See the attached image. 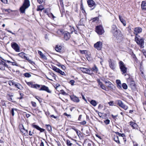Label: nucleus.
I'll return each instance as SVG.
<instances>
[{
  "label": "nucleus",
  "instance_id": "nucleus-21",
  "mask_svg": "<svg viewBox=\"0 0 146 146\" xmlns=\"http://www.w3.org/2000/svg\"><path fill=\"white\" fill-rule=\"evenodd\" d=\"M130 125L134 129L137 128L138 127L136 123L133 122H130Z\"/></svg>",
  "mask_w": 146,
  "mask_h": 146
},
{
  "label": "nucleus",
  "instance_id": "nucleus-54",
  "mask_svg": "<svg viewBox=\"0 0 146 146\" xmlns=\"http://www.w3.org/2000/svg\"><path fill=\"white\" fill-rule=\"evenodd\" d=\"M50 117L55 119H57L58 118V117L57 116H55L53 115H50Z\"/></svg>",
  "mask_w": 146,
  "mask_h": 146
},
{
  "label": "nucleus",
  "instance_id": "nucleus-38",
  "mask_svg": "<svg viewBox=\"0 0 146 146\" xmlns=\"http://www.w3.org/2000/svg\"><path fill=\"white\" fill-rule=\"evenodd\" d=\"M66 143L68 146H72V144L69 140H67L66 141Z\"/></svg>",
  "mask_w": 146,
  "mask_h": 146
},
{
  "label": "nucleus",
  "instance_id": "nucleus-16",
  "mask_svg": "<svg viewBox=\"0 0 146 146\" xmlns=\"http://www.w3.org/2000/svg\"><path fill=\"white\" fill-rule=\"evenodd\" d=\"M70 97L71 100L74 102L78 103L80 101V100L78 98L75 96H70Z\"/></svg>",
  "mask_w": 146,
  "mask_h": 146
},
{
  "label": "nucleus",
  "instance_id": "nucleus-23",
  "mask_svg": "<svg viewBox=\"0 0 146 146\" xmlns=\"http://www.w3.org/2000/svg\"><path fill=\"white\" fill-rule=\"evenodd\" d=\"M116 82L117 85V87L119 89L121 88V84L120 80H116Z\"/></svg>",
  "mask_w": 146,
  "mask_h": 146
},
{
  "label": "nucleus",
  "instance_id": "nucleus-58",
  "mask_svg": "<svg viewBox=\"0 0 146 146\" xmlns=\"http://www.w3.org/2000/svg\"><path fill=\"white\" fill-rule=\"evenodd\" d=\"M81 95H82V98L83 100H84L87 103V101L85 99L84 96V95L82 94H81Z\"/></svg>",
  "mask_w": 146,
  "mask_h": 146
},
{
  "label": "nucleus",
  "instance_id": "nucleus-3",
  "mask_svg": "<svg viewBox=\"0 0 146 146\" xmlns=\"http://www.w3.org/2000/svg\"><path fill=\"white\" fill-rule=\"evenodd\" d=\"M119 64L121 71L122 72V74H125L127 72V69L124 63L122 61H120Z\"/></svg>",
  "mask_w": 146,
  "mask_h": 146
},
{
  "label": "nucleus",
  "instance_id": "nucleus-31",
  "mask_svg": "<svg viewBox=\"0 0 146 146\" xmlns=\"http://www.w3.org/2000/svg\"><path fill=\"white\" fill-rule=\"evenodd\" d=\"M114 141L117 143H119V137L117 135H114Z\"/></svg>",
  "mask_w": 146,
  "mask_h": 146
},
{
  "label": "nucleus",
  "instance_id": "nucleus-24",
  "mask_svg": "<svg viewBox=\"0 0 146 146\" xmlns=\"http://www.w3.org/2000/svg\"><path fill=\"white\" fill-rule=\"evenodd\" d=\"M25 53L23 52H22L19 53L17 55L20 57H21L22 58L25 59L26 57L25 56Z\"/></svg>",
  "mask_w": 146,
  "mask_h": 146
},
{
  "label": "nucleus",
  "instance_id": "nucleus-46",
  "mask_svg": "<svg viewBox=\"0 0 146 146\" xmlns=\"http://www.w3.org/2000/svg\"><path fill=\"white\" fill-rule=\"evenodd\" d=\"M130 85L131 86H134L135 85V82L134 81H131L130 83Z\"/></svg>",
  "mask_w": 146,
  "mask_h": 146
},
{
  "label": "nucleus",
  "instance_id": "nucleus-45",
  "mask_svg": "<svg viewBox=\"0 0 146 146\" xmlns=\"http://www.w3.org/2000/svg\"><path fill=\"white\" fill-rule=\"evenodd\" d=\"M57 33L59 35H60L63 33L62 31L61 30H58L57 32Z\"/></svg>",
  "mask_w": 146,
  "mask_h": 146
},
{
  "label": "nucleus",
  "instance_id": "nucleus-34",
  "mask_svg": "<svg viewBox=\"0 0 146 146\" xmlns=\"http://www.w3.org/2000/svg\"><path fill=\"white\" fill-rule=\"evenodd\" d=\"M44 9V8L42 5H40L38 7L37 9V11H42L43 9Z\"/></svg>",
  "mask_w": 146,
  "mask_h": 146
},
{
  "label": "nucleus",
  "instance_id": "nucleus-62",
  "mask_svg": "<svg viewBox=\"0 0 146 146\" xmlns=\"http://www.w3.org/2000/svg\"><path fill=\"white\" fill-rule=\"evenodd\" d=\"M9 84L11 86H12V81H10L9 82Z\"/></svg>",
  "mask_w": 146,
  "mask_h": 146
},
{
  "label": "nucleus",
  "instance_id": "nucleus-43",
  "mask_svg": "<svg viewBox=\"0 0 146 146\" xmlns=\"http://www.w3.org/2000/svg\"><path fill=\"white\" fill-rule=\"evenodd\" d=\"M110 121L108 119H107L104 121V122L106 125H108L109 124Z\"/></svg>",
  "mask_w": 146,
  "mask_h": 146
},
{
  "label": "nucleus",
  "instance_id": "nucleus-13",
  "mask_svg": "<svg viewBox=\"0 0 146 146\" xmlns=\"http://www.w3.org/2000/svg\"><path fill=\"white\" fill-rule=\"evenodd\" d=\"M97 81L98 83V86H100L103 90H106V88L104 85L103 84L102 82L100 81V80L98 79L97 80Z\"/></svg>",
  "mask_w": 146,
  "mask_h": 146
},
{
  "label": "nucleus",
  "instance_id": "nucleus-19",
  "mask_svg": "<svg viewBox=\"0 0 146 146\" xmlns=\"http://www.w3.org/2000/svg\"><path fill=\"white\" fill-rule=\"evenodd\" d=\"M70 37V33L66 32L64 34V39L66 40H67L69 39Z\"/></svg>",
  "mask_w": 146,
  "mask_h": 146
},
{
  "label": "nucleus",
  "instance_id": "nucleus-41",
  "mask_svg": "<svg viewBox=\"0 0 146 146\" xmlns=\"http://www.w3.org/2000/svg\"><path fill=\"white\" fill-rule=\"evenodd\" d=\"M14 111H17V109H16L13 108L11 110V113L12 115L13 116L15 114Z\"/></svg>",
  "mask_w": 146,
  "mask_h": 146
},
{
  "label": "nucleus",
  "instance_id": "nucleus-36",
  "mask_svg": "<svg viewBox=\"0 0 146 146\" xmlns=\"http://www.w3.org/2000/svg\"><path fill=\"white\" fill-rule=\"evenodd\" d=\"M23 75L27 78H29L31 76V74L28 73H25L23 74Z\"/></svg>",
  "mask_w": 146,
  "mask_h": 146
},
{
  "label": "nucleus",
  "instance_id": "nucleus-32",
  "mask_svg": "<svg viewBox=\"0 0 146 146\" xmlns=\"http://www.w3.org/2000/svg\"><path fill=\"white\" fill-rule=\"evenodd\" d=\"M25 59L27 60L29 63L31 64L32 65L35 64L34 62L31 59H30L29 58H28L26 56V58H25Z\"/></svg>",
  "mask_w": 146,
  "mask_h": 146
},
{
  "label": "nucleus",
  "instance_id": "nucleus-11",
  "mask_svg": "<svg viewBox=\"0 0 146 146\" xmlns=\"http://www.w3.org/2000/svg\"><path fill=\"white\" fill-rule=\"evenodd\" d=\"M41 87L39 89V90L45 91L48 93H50L51 92V91L49 90L47 86L44 85H41Z\"/></svg>",
  "mask_w": 146,
  "mask_h": 146
},
{
  "label": "nucleus",
  "instance_id": "nucleus-29",
  "mask_svg": "<svg viewBox=\"0 0 146 146\" xmlns=\"http://www.w3.org/2000/svg\"><path fill=\"white\" fill-rule=\"evenodd\" d=\"M90 103L92 105L94 106H96L97 104V102L94 100H92L90 102Z\"/></svg>",
  "mask_w": 146,
  "mask_h": 146
},
{
  "label": "nucleus",
  "instance_id": "nucleus-1",
  "mask_svg": "<svg viewBox=\"0 0 146 146\" xmlns=\"http://www.w3.org/2000/svg\"><path fill=\"white\" fill-rule=\"evenodd\" d=\"M111 32L113 35L116 37L117 39L119 38L122 39L123 38L122 37V35L120 33V31L118 29L117 26L113 25L112 26Z\"/></svg>",
  "mask_w": 146,
  "mask_h": 146
},
{
  "label": "nucleus",
  "instance_id": "nucleus-10",
  "mask_svg": "<svg viewBox=\"0 0 146 146\" xmlns=\"http://www.w3.org/2000/svg\"><path fill=\"white\" fill-rule=\"evenodd\" d=\"M12 47L17 52H20V47L15 42L11 44Z\"/></svg>",
  "mask_w": 146,
  "mask_h": 146
},
{
  "label": "nucleus",
  "instance_id": "nucleus-55",
  "mask_svg": "<svg viewBox=\"0 0 146 146\" xmlns=\"http://www.w3.org/2000/svg\"><path fill=\"white\" fill-rule=\"evenodd\" d=\"M61 92L63 95H66L67 94L66 92L63 90H61Z\"/></svg>",
  "mask_w": 146,
  "mask_h": 146
},
{
  "label": "nucleus",
  "instance_id": "nucleus-17",
  "mask_svg": "<svg viewBox=\"0 0 146 146\" xmlns=\"http://www.w3.org/2000/svg\"><path fill=\"white\" fill-rule=\"evenodd\" d=\"M105 83L107 84L108 87L111 89H113L114 86L110 82H106Z\"/></svg>",
  "mask_w": 146,
  "mask_h": 146
},
{
  "label": "nucleus",
  "instance_id": "nucleus-47",
  "mask_svg": "<svg viewBox=\"0 0 146 146\" xmlns=\"http://www.w3.org/2000/svg\"><path fill=\"white\" fill-rule=\"evenodd\" d=\"M1 64H2V65L4 66V67H6L7 68L8 67V65L5 62H2Z\"/></svg>",
  "mask_w": 146,
  "mask_h": 146
},
{
  "label": "nucleus",
  "instance_id": "nucleus-27",
  "mask_svg": "<svg viewBox=\"0 0 146 146\" xmlns=\"http://www.w3.org/2000/svg\"><path fill=\"white\" fill-rule=\"evenodd\" d=\"M55 50L58 52H60L62 51V47L60 46L56 45L55 47Z\"/></svg>",
  "mask_w": 146,
  "mask_h": 146
},
{
  "label": "nucleus",
  "instance_id": "nucleus-28",
  "mask_svg": "<svg viewBox=\"0 0 146 146\" xmlns=\"http://www.w3.org/2000/svg\"><path fill=\"white\" fill-rule=\"evenodd\" d=\"M15 86L20 90H22L23 89V88L21 84L18 83H17L15 85Z\"/></svg>",
  "mask_w": 146,
  "mask_h": 146
},
{
  "label": "nucleus",
  "instance_id": "nucleus-6",
  "mask_svg": "<svg viewBox=\"0 0 146 146\" xmlns=\"http://www.w3.org/2000/svg\"><path fill=\"white\" fill-rule=\"evenodd\" d=\"M80 69L83 73L90 75L93 74L92 71L90 70V68H81Z\"/></svg>",
  "mask_w": 146,
  "mask_h": 146
},
{
  "label": "nucleus",
  "instance_id": "nucleus-5",
  "mask_svg": "<svg viewBox=\"0 0 146 146\" xmlns=\"http://www.w3.org/2000/svg\"><path fill=\"white\" fill-rule=\"evenodd\" d=\"M96 31L99 35H102L104 32V31L102 26L100 25L96 27Z\"/></svg>",
  "mask_w": 146,
  "mask_h": 146
},
{
  "label": "nucleus",
  "instance_id": "nucleus-22",
  "mask_svg": "<svg viewBox=\"0 0 146 146\" xmlns=\"http://www.w3.org/2000/svg\"><path fill=\"white\" fill-rule=\"evenodd\" d=\"M119 17L120 21L123 24V26H125L126 25V22L125 20L120 15H119Z\"/></svg>",
  "mask_w": 146,
  "mask_h": 146
},
{
  "label": "nucleus",
  "instance_id": "nucleus-44",
  "mask_svg": "<svg viewBox=\"0 0 146 146\" xmlns=\"http://www.w3.org/2000/svg\"><path fill=\"white\" fill-rule=\"evenodd\" d=\"M116 133L119 136L123 137L125 136V134L124 133H121L118 132H117Z\"/></svg>",
  "mask_w": 146,
  "mask_h": 146
},
{
  "label": "nucleus",
  "instance_id": "nucleus-20",
  "mask_svg": "<svg viewBox=\"0 0 146 146\" xmlns=\"http://www.w3.org/2000/svg\"><path fill=\"white\" fill-rule=\"evenodd\" d=\"M90 70L92 71L93 74V72L95 73H96L98 72V69L96 65H94V66L91 68H90Z\"/></svg>",
  "mask_w": 146,
  "mask_h": 146
},
{
  "label": "nucleus",
  "instance_id": "nucleus-63",
  "mask_svg": "<svg viewBox=\"0 0 146 146\" xmlns=\"http://www.w3.org/2000/svg\"><path fill=\"white\" fill-rule=\"evenodd\" d=\"M61 68L63 70H65L66 69V67L63 65L61 66Z\"/></svg>",
  "mask_w": 146,
  "mask_h": 146
},
{
  "label": "nucleus",
  "instance_id": "nucleus-40",
  "mask_svg": "<svg viewBox=\"0 0 146 146\" xmlns=\"http://www.w3.org/2000/svg\"><path fill=\"white\" fill-rule=\"evenodd\" d=\"M2 11L3 12H8L9 13L12 12V11L9 9H3Z\"/></svg>",
  "mask_w": 146,
  "mask_h": 146
},
{
  "label": "nucleus",
  "instance_id": "nucleus-15",
  "mask_svg": "<svg viewBox=\"0 0 146 146\" xmlns=\"http://www.w3.org/2000/svg\"><path fill=\"white\" fill-rule=\"evenodd\" d=\"M109 65L110 68L114 70L115 68V62L111 60L109 61Z\"/></svg>",
  "mask_w": 146,
  "mask_h": 146
},
{
  "label": "nucleus",
  "instance_id": "nucleus-2",
  "mask_svg": "<svg viewBox=\"0 0 146 146\" xmlns=\"http://www.w3.org/2000/svg\"><path fill=\"white\" fill-rule=\"evenodd\" d=\"M30 5L29 0H25L23 5L20 8V11L21 13H24L25 10L29 7Z\"/></svg>",
  "mask_w": 146,
  "mask_h": 146
},
{
  "label": "nucleus",
  "instance_id": "nucleus-39",
  "mask_svg": "<svg viewBox=\"0 0 146 146\" xmlns=\"http://www.w3.org/2000/svg\"><path fill=\"white\" fill-rule=\"evenodd\" d=\"M122 86L124 89H127V86L126 84L123 83L122 84Z\"/></svg>",
  "mask_w": 146,
  "mask_h": 146
},
{
  "label": "nucleus",
  "instance_id": "nucleus-25",
  "mask_svg": "<svg viewBox=\"0 0 146 146\" xmlns=\"http://www.w3.org/2000/svg\"><path fill=\"white\" fill-rule=\"evenodd\" d=\"M5 61L8 63H11L12 64V65H15L17 66H18L17 64L14 60H13L12 61H11L8 60H5Z\"/></svg>",
  "mask_w": 146,
  "mask_h": 146
},
{
  "label": "nucleus",
  "instance_id": "nucleus-9",
  "mask_svg": "<svg viewBox=\"0 0 146 146\" xmlns=\"http://www.w3.org/2000/svg\"><path fill=\"white\" fill-rule=\"evenodd\" d=\"M27 84L31 87L36 89H38L40 87V85L38 84H33L31 82H27Z\"/></svg>",
  "mask_w": 146,
  "mask_h": 146
},
{
  "label": "nucleus",
  "instance_id": "nucleus-37",
  "mask_svg": "<svg viewBox=\"0 0 146 146\" xmlns=\"http://www.w3.org/2000/svg\"><path fill=\"white\" fill-rule=\"evenodd\" d=\"M38 53L40 56L42 58H44V57H45V56L40 51L38 50Z\"/></svg>",
  "mask_w": 146,
  "mask_h": 146
},
{
  "label": "nucleus",
  "instance_id": "nucleus-42",
  "mask_svg": "<svg viewBox=\"0 0 146 146\" xmlns=\"http://www.w3.org/2000/svg\"><path fill=\"white\" fill-rule=\"evenodd\" d=\"M0 69L4 70H5V67L4 66L2 65L1 64H0Z\"/></svg>",
  "mask_w": 146,
  "mask_h": 146
},
{
  "label": "nucleus",
  "instance_id": "nucleus-14",
  "mask_svg": "<svg viewBox=\"0 0 146 146\" xmlns=\"http://www.w3.org/2000/svg\"><path fill=\"white\" fill-rule=\"evenodd\" d=\"M32 126L33 127L37 129V130H39L40 131V132H43L44 131H45L44 129H43L41 128L39 126H38L36 125L35 124V123L32 124Z\"/></svg>",
  "mask_w": 146,
  "mask_h": 146
},
{
  "label": "nucleus",
  "instance_id": "nucleus-51",
  "mask_svg": "<svg viewBox=\"0 0 146 146\" xmlns=\"http://www.w3.org/2000/svg\"><path fill=\"white\" fill-rule=\"evenodd\" d=\"M47 14L48 15V16L49 17L51 16L53 19H54L55 17L54 16L53 14L52 13H50V14H48V13H47Z\"/></svg>",
  "mask_w": 146,
  "mask_h": 146
},
{
  "label": "nucleus",
  "instance_id": "nucleus-59",
  "mask_svg": "<svg viewBox=\"0 0 146 146\" xmlns=\"http://www.w3.org/2000/svg\"><path fill=\"white\" fill-rule=\"evenodd\" d=\"M86 123V121L84 120L82 121V122L80 123L82 125H84Z\"/></svg>",
  "mask_w": 146,
  "mask_h": 146
},
{
  "label": "nucleus",
  "instance_id": "nucleus-26",
  "mask_svg": "<svg viewBox=\"0 0 146 146\" xmlns=\"http://www.w3.org/2000/svg\"><path fill=\"white\" fill-rule=\"evenodd\" d=\"M141 8L143 10H146V2L143 1L141 4Z\"/></svg>",
  "mask_w": 146,
  "mask_h": 146
},
{
  "label": "nucleus",
  "instance_id": "nucleus-7",
  "mask_svg": "<svg viewBox=\"0 0 146 146\" xmlns=\"http://www.w3.org/2000/svg\"><path fill=\"white\" fill-rule=\"evenodd\" d=\"M94 46L98 50H100L102 48V43L100 41L94 44Z\"/></svg>",
  "mask_w": 146,
  "mask_h": 146
},
{
  "label": "nucleus",
  "instance_id": "nucleus-8",
  "mask_svg": "<svg viewBox=\"0 0 146 146\" xmlns=\"http://www.w3.org/2000/svg\"><path fill=\"white\" fill-rule=\"evenodd\" d=\"M117 104L120 107L126 110L128 109V107L124 105L122 101L120 100H118L117 101Z\"/></svg>",
  "mask_w": 146,
  "mask_h": 146
},
{
  "label": "nucleus",
  "instance_id": "nucleus-30",
  "mask_svg": "<svg viewBox=\"0 0 146 146\" xmlns=\"http://www.w3.org/2000/svg\"><path fill=\"white\" fill-rule=\"evenodd\" d=\"M52 69L53 70H54L56 72L58 73L59 72L60 70V69H59L58 68H57L56 67L54 66H52Z\"/></svg>",
  "mask_w": 146,
  "mask_h": 146
},
{
  "label": "nucleus",
  "instance_id": "nucleus-50",
  "mask_svg": "<svg viewBox=\"0 0 146 146\" xmlns=\"http://www.w3.org/2000/svg\"><path fill=\"white\" fill-rule=\"evenodd\" d=\"M20 97L18 98L19 99H21L23 98V97L24 96V94L23 93H20Z\"/></svg>",
  "mask_w": 146,
  "mask_h": 146
},
{
  "label": "nucleus",
  "instance_id": "nucleus-4",
  "mask_svg": "<svg viewBox=\"0 0 146 146\" xmlns=\"http://www.w3.org/2000/svg\"><path fill=\"white\" fill-rule=\"evenodd\" d=\"M135 40L137 44L139 45L141 48H144V42L143 38L139 39L136 36L135 37Z\"/></svg>",
  "mask_w": 146,
  "mask_h": 146
},
{
  "label": "nucleus",
  "instance_id": "nucleus-64",
  "mask_svg": "<svg viewBox=\"0 0 146 146\" xmlns=\"http://www.w3.org/2000/svg\"><path fill=\"white\" fill-rule=\"evenodd\" d=\"M133 143L134 146H138V145L136 143H135V142H133Z\"/></svg>",
  "mask_w": 146,
  "mask_h": 146
},
{
  "label": "nucleus",
  "instance_id": "nucleus-49",
  "mask_svg": "<svg viewBox=\"0 0 146 146\" xmlns=\"http://www.w3.org/2000/svg\"><path fill=\"white\" fill-rule=\"evenodd\" d=\"M75 82V81L74 80H71L70 81L69 83L72 85H74V84Z\"/></svg>",
  "mask_w": 146,
  "mask_h": 146
},
{
  "label": "nucleus",
  "instance_id": "nucleus-33",
  "mask_svg": "<svg viewBox=\"0 0 146 146\" xmlns=\"http://www.w3.org/2000/svg\"><path fill=\"white\" fill-rule=\"evenodd\" d=\"M45 126L46 127L47 130L49 132H50L52 131L51 127L50 125H46Z\"/></svg>",
  "mask_w": 146,
  "mask_h": 146
},
{
  "label": "nucleus",
  "instance_id": "nucleus-18",
  "mask_svg": "<svg viewBox=\"0 0 146 146\" xmlns=\"http://www.w3.org/2000/svg\"><path fill=\"white\" fill-rule=\"evenodd\" d=\"M87 3L89 6L90 7H93L95 5L94 2L92 0H88Z\"/></svg>",
  "mask_w": 146,
  "mask_h": 146
},
{
  "label": "nucleus",
  "instance_id": "nucleus-52",
  "mask_svg": "<svg viewBox=\"0 0 146 146\" xmlns=\"http://www.w3.org/2000/svg\"><path fill=\"white\" fill-rule=\"evenodd\" d=\"M31 103L32 104V105L34 107H35L36 106V103L35 102H31Z\"/></svg>",
  "mask_w": 146,
  "mask_h": 146
},
{
  "label": "nucleus",
  "instance_id": "nucleus-35",
  "mask_svg": "<svg viewBox=\"0 0 146 146\" xmlns=\"http://www.w3.org/2000/svg\"><path fill=\"white\" fill-rule=\"evenodd\" d=\"M50 75L52 76V78H53L54 80L56 79V75L53 73H49Z\"/></svg>",
  "mask_w": 146,
  "mask_h": 146
},
{
  "label": "nucleus",
  "instance_id": "nucleus-57",
  "mask_svg": "<svg viewBox=\"0 0 146 146\" xmlns=\"http://www.w3.org/2000/svg\"><path fill=\"white\" fill-rule=\"evenodd\" d=\"M108 104H109L110 106H113V101H110L108 103Z\"/></svg>",
  "mask_w": 146,
  "mask_h": 146
},
{
  "label": "nucleus",
  "instance_id": "nucleus-56",
  "mask_svg": "<svg viewBox=\"0 0 146 146\" xmlns=\"http://www.w3.org/2000/svg\"><path fill=\"white\" fill-rule=\"evenodd\" d=\"M75 131H76L77 135L78 136H79V135H80V131H78L77 130H75Z\"/></svg>",
  "mask_w": 146,
  "mask_h": 146
},
{
  "label": "nucleus",
  "instance_id": "nucleus-61",
  "mask_svg": "<svg viewBox=\"0 0 146 146\" xmlns=\"http://www.w3.org/2000/svg\"><path fill=\"white\" fill-rule=\"evenodd\" d=\"M7 32H9L11 33H12V34L13 35H15V33H13L12 32V31H10V30H7V29H6V30Z\"/></svg>",
  "mask_w": 146,
  "mask_h": 146
},
{
  "label": "nucleus",
  "instance_id": "nucleus-12",
  "mask_svg": "<svg viewBox=\"0 0 146 146\" xmlns=\"http://www.w3.org/2000/svg\"><path fill=\"white\" fill-rule=\"evenodd\" d=\"M142 29L140 27H137L135 28L134 33L137 36L138 34L141 33L142 31Z\"/></svg>",
  "mask_w": 146,
  "mask_h": 146
},
{
  "label": "nucleus",
  "instance_id": "nucleus-53",
  "mask_svg": "<svg viewBox=\"0 0 146 146\" xmlns=\"http://www.w3.org/2000/svg\"><path fill=\"white\" fill-rule=\"evenodd\" d=\"M86 50H80V53L82 54H85L86 53Z\"/></svg>",
  "mask_w": 146,
  "mask_h": 146
},
{
  "label": "nucleus",
  "instance_id": "nucleus-48",
  "mask_svg": "<svg viewBox=\"0 0 146 146\" xmlns=\"http://www.w3.org/2000/svg\"><path fill=\"white\" fill-rule=\"evenodd\" d=\"M58 73H60V74L62 75H65V73L64 72L60 70L59 71V72Z\"/></svg>",
  "mask_w": 146,
  "mask_h": 146
},
{
  "label": "nucleus",
  "instance_id": "nucleus-60",
  "mask_svg": "<svg viewBox=\"0 0 146 146\" xmlns=\"http://www.w3.org/2000/svg\"><path fill=\"white\" fill-rule=\"evenodd\" d=\"M44 0H37V1L39 3H41L44 2Z\"/></svg>",
  "mask_w": 146,
  "mask_h": 146
}]
</instances>
